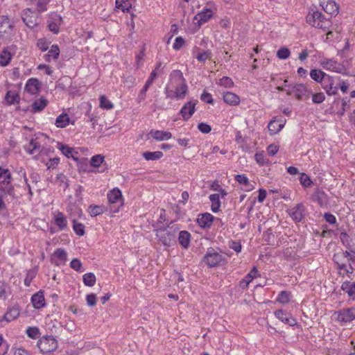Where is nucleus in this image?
<instances>
[{"instance_id":"f257e3e1","label":"nucleus","mask_w":355,"mask_h":355,"mask_svg":"<svg viewBox=\"0 0 355 355\" xmlns=\"http://www.w3.org/2000/svg\"><path fill=\"white\" fill-rule=\"evenodd\" d=\"M306 21L311 26L326 31L329 28L331 22L320 11L309 12L306 17Z\"/></svg>"},{"instance_id":"f03ea898","label":"nucleus","mask_w":355,"mask_h":355,"mask_svg":"<svg viewBox=\"0 0 355 355\" xmlns=\"http://www.w3.org/2000/svg\"><path fill=\"white\" fill-rule=\"evenodd\" d=\"M177 230V228H173L169 225L167 227H161L157 230V236L164 246L168 247L175 240Z\"/></svg>"},{"instance_id":"7ed1b4c3","label":"nucleus","mask_w":355,"mask_h":355,"mask_svg":"<svg viewBox=\"0 0 355 355\" xmlns=\"http://www.w3.org/2000/svg\"><path fill=\"white\" fill-rule=\"evenodd\" d=\"M203 261L209 268H214L225 263L226 259L221 254L217 252L214 248H209L207 249L203 257Z\"/></svg>"},{"instance_id":"20e7f679","label":"nucleus","mask_w":355,"mask_h":355,"mask_svg":"<svg viewBox=\"0 0 355 355\" xmlns=\"http://www.w3.org/2000/svg\"><path fill=\"white\" fill-rule=\"evenodd\" d=\"M288 96L294 94L296 99L301 101L303 98H308L311 91L308 89L306 85L302 83L288 85Z\"/></svg>"},{"instance_id":"39448f33","label":"nucleus","mask_w":355,"mask_h":355,"mask_svg":"<svg viewBox=\"0 0 355 355\" xmlns=\"http://www.w3.org/2000/svg\"><path fill=\"white\" fill-rule=\"evenodd\" d=\"M339 81V76H332L327 74L321 85L328 96H334L338 94Z\"/></svg>"},{"instance_id":"423d86ee","label":"nucleus","mask_w":355,"mask_h":355,"mask_svg":"<svg viewBox=\"0 0 355 355\" xmlns=\"http://www.w3.org/2000/svg\"><path fill=\"white\" fill-rule=\"evenodd\" d=\"M37 347L42 354H49L54 352L58 347V343L52 336L42 337L37 343Z\"/></svg>"},{"instance_id":"0eeeda50","label":"nucleus","mask_w":355,"mask_h":355,"mask_svg":"<svg viewBox=\"0 0 355 355\" xmlns=\"http://www.w3.org/2000/svg\"><path fill=\"white\" fill-rule=\"evenodd\" d=\"M14 26L10 19L5 15L0 16V38H6L13 35Z\"/></svg>"},{"instance_id":"6e6552de","label":"nucleus","mask_w":355,"mask_h":355,"mask_svg":"<svg viewBox=\"0 0 355 355\" xmlns=\"http://www.w3.org/2000/svg\"><path fill=\"white\" fill-rule=\"evenodd\" d=\"M21 16L24 23L30 28H33L39 24L37 14L31 8L24 10Z\"/></svg>"},{"instance_id":"1a4fd4ad","label":"nucleus","mask_w":355,"mask_h":355,"mask_svg":"<svg viewBox=\"0 0 355 355\" xmlns=\"http://www.w3.org/2000/svg\"><path fill=\"white\" fill-rule=\"evenodd\" d=\"M197 100H192L187 102L180 110L179 114L182 116L183 121H188L196 112Z\"/></svg>"},{"instance_id":"9d476101","label":"nucleus","mask_w":355,"mask_h":355,"mask_svg":"<svg viewBox=\"0 0 355 355\" xmlns=\"http://www.w3.org/2000/svg\"><path fill=\"white\" fill-rule=\"evenodd\" d=\"M320 65L323 69L336 73H342L344 67L334 59L325 58L320 62Z\"/></svg>"},{"instance_id":"9b49d317","label":"nucleus","mask_w":355,"mask_h":355,"mask_svg":"<svg viewBox=\"0 0 355 355\" xmlns=\"http://www.w3.org/2000/svg\"><path fill=\"white\" fill-rule=\"evenodd\" d=\"M67 259V253L64 249H57L51 257V261L53 264L59 266L65 264Z\"/></svg>"},{"instance_id":"f8f14e48","label":"nucleus","mask_w":355,"mask_h":355,"mask_svg":"<svg viewBox=\"0 0 355 355\" xmlns=\"http://www.w3.org/2000/svg\"><path fill=\"white\" fill-rule=\"evenodd\" d=\"M338 321L347 323L355 320V308H348L338 312Z\"/></svg>"},{"instance_id":"ddd939ff","label":"nucleus","mask_w":355,"mask_h":355,"mask_svg":"<svg viewBox=\"0 0 355 355\" xmlns=\"http://www.w3.org/2000/svg\"><path fill=\"white\" fill-rule=\"evenodd\" d=\"M305 207L302 203L297 204L295 207L290 209L289 215L295 222H300L304 218Z\"/></svg>"},{"instance_id":"4468645a","label":"nucleus","mask_w":355,"mask_h":355,"mask_svg":"<svg viewBox=\"0 0 355 355\" xmlns=\"http://www.w3.org/2000/svg\"><path fill=\"white\" fill-rule=\"evenodd\" d=\"M107 199L111 205L116 204L118 206L123 205L122 193L118 188H114L108 192Z\"/></svg>"},{"instance_id":"2eb2a0df","label":"nucleus","mask_w":355,"mask_h":355,"mask_svg":"<svg viewBox=\"0 0 355 355\" xmlns=\"http://www.w3.org/2000/svg\"><path fill=\"white\" fill-rule=\"evenodd\" d=\"M0 180V191L4 193L5 194H8L10 196H14L15 195V189L13 185L11 183L12 180V175L10 174V178L7 179V178H1Z\"/></svg>"},{"instance_id":"dca6fc26","label":"nucleus","mask_w":355,"mask_h":355,"mask_svg":"<svg viewBox=\"0 0 355 355\" xmlns=\"http://www.w3.org/2000/svg\"><path fill=\"white\" fill-rule=\"evenodd\" d=\"M275 317L282 322L290 326L296 324V320L282 309L276 310L274 313Z\"/></svg>"},{"instance_id":"f3484780","label":"nucleus","mask_w":355,"mask_h":355,"mask_svg":"<svg viewBox=\"0 0 355 355\" xmlns=\"http://www.w3.org/2000/svg\"><path fill=\"white\" fill-rule=\"evenodd\" d=\"M258 276H259V274L257 268L256 267H253L250 272L239 282V286L243 290L248 288L250 283L253 280V279L257 277Z\"/></svg>"},{"instance_id":"a211bd4d","label":"nucleus","mask_w":355,"mask_h":355,"mask_svg":"<svg viewBox=\"0 0 355 355\" xmlns=\"http://www.w3.org/2000/svg\"><path fill=\"white\" fill-rule=\"evenodd\" d=\"M320 5L327 14L335 16L338 15L339 7L334 1H321Z\"/></svg>"},{"instance_id":"6ab92c4d","label":"nucleus","mask_w":355,"mask_h":355,"mask_svg":"<svg viewBox=\"0 0 355 355\" xmlns=\"http://www.w3.org/2000/svg\"><path fill=\"white\" fill-rule=\"evenodd\" d=\"M20 310L17 305L9 307L6 313L3 315L1 321L4 320L7 322H10L14 320H16L19 315Z\"/></svg>"},{"instance_id":"aec40b11","label":"nucleus","mask_w":355,"mask_h":355,"mask_svg":"<svg viewBox=\"0 0 355 355\" xmlns=\"http://www.w3.org/2000/svg\"><path fill=\"white\" fill-rule=\"evenodd\" d=\"M214 217L209 213L200 214L197 219L198 225L202 228H209L211 226Z\"/></svg>"},{"instance_id":"412c9836","label":"nucleus","mask_w":355,"mask_h":355,"mask_svg":"<svg viewBox=\"0 0 355 355\" xmlns=\"http://www.w3.org/2000/svg\"><path fill=\"white\" fill-rule=\"evenodd\" d=\"M31 303L35 309H40L45 306L44 292L40 291L31 297Z\"/></svg>"},{"instance_id":"4be33fe9","label":"nucleus","mask_w":355,"mask_h":355,"mask_svg":"<svg viewBox=\"0 0 355 355\" xmlns=\"http://www.w3.org/2000/svg\"><path fill=\"white\" fill-rule=\"evenodd\" d=\"M213 12L210 9H204L202 12H198L195 17L194 20L197 21L199 26L202 25L211 18Z\"/></svg>"},{"instance_id":"5701e85b","label":"nucleus","mask_w":355,"mask_h":355,"mask_svg":"<svg viewBox=\"0 0 355 355\" xmlns=\"http://www.w3.org/2000/svg\"><path fill=\"white\" fill-rule=\"evenodd\" d=\"M188 93V86L187 81L175 86L174 98L178 100L183 99Z\"/></svg>"},{"instance_id":"b1692460","label":"nucleus","mask_w":355,"mask_h":355,"mask_svg":"<svg viewBox=\"0 0 355 355\" xmlns=\"http://www.w3.org/2000/svg\"><path fill=\"white\" fill-rule=\"evenodd\" d=\"M60 55V49L57 44H53L48 53L44 55V59L46 62H50L52 60L55 61Z\"/></svg>"},{"instance_id":"393cba45","label":"nucleus","mask_w":355,"mask_h":355,"mask_svg":"<svg viewBox=\"0 0 355 355\" xmlns=\"http://www.w3.org/2000/svg\"><path fill=\"white\" fill-rule=\"evenodd\" d=\"M191 237V234L188 231L183 230L179 232L178 240L184 249H187L189 247Z\"/></svg>"},{"instance_id":"a878e982","label":"nucleus","mask_w":355,"mask_h":355,"mask_svg":"<svg viewBox=\"0 0 355 355\" xmlns=\"http://www.w3.org/2000/svg\"><path fill=\"white\" fill-rule=\"evenodd\" d=\"M11 48V46H7L6 48H3V49L1 52L0 65L1 67H6L10 63L12 58V54L10 52Z\"/></svg>"},{"instance_id":"bb28decb","label":"nucleus","mask_w":355,"mask_h":355,"mask_svg":"<svg viewBox=\"0 0 355 355\" xmlns=\"http://www.w3.org/2000/svg\"><path fill=\"white\" fill-rule=\"evenodd\" d=\"M223 101L230 105H238L240 103V98L236 94L231 92L223 93Z\"/></svg>"},{"instance_id":"cd10ccee","label":"nucleus","mask_w":355,"mask_h":355,"mask_svg":"<svg viewBox=\"0 0 355 355\" xmlns=\"http://www.w3.org/2000/svg\"><path fill=\"white\" fill-rule=\"evenodd\" d=\"M25 89L31 94H37L40 90V83L36 78H30L28 80Z\"/></svg>"},{"instance_id":"c85d7f7f","label":"nucleus","mask_w":355,"mask_h":355,"mask_svg":"<svg viewBox=\"0 0 355 355\" xmlns=\"http://www.w3.org/2000/svg\"><path fill=\"white\" fill-rule=\"evenodd\" d=\"M150 135L157 141L168 140L172 137V134L170 132L163 130H154L150 132Z\"/></svg>"},{"instance_id":"c756f323","label":"nucleus","mask_w":355,"mask_h":355,"mask_svg":"<svg viewBox=\"0 0 355 355\" xmlns=\"http://www.w3.org/2000/svg\"><path fill=\"white\" fill-rule=\"evenodd\" d=\"M48 104V100L44 97L35 100L31 105V112L33 113L43 110Z\"/></svg>"},{"instance_id":"7c9ffc66","label":"nucleus","mask_w":355,"mask_h":355,"mask_svg":"<svg viewBox=\"0 0 355 355\" xmlns=\"http://www.w3.org/2000/svg\"><path fill=\"white\" fill-rule=\"evenodd\" d=\"M341 289L347 293L350 298L355 300V282L345 281L341 285Z\"/></svg>"},{"instance_id":"2f4dec72","label":"nucleus","mask_w":355,"mask_h":355,"mask_svg":"<svg viewBox=\"0 0 355 355\" xmlns=\"http://www.w3.org/2000/svg\"><path fill=\"white\" fill-rule=\"evenodd\" d=\"M235 180L240 184L243 185V189L245 191H252L254 189V186L251 184L247 178V176L244 174L243 175H236L235 176Z\"/></svg>"},{"instance_id":"473e14b6","label":"nucleus","mask_w":355,"mask_h":355,"mask_svg":"<svg viewBox=\"0 0 355 355\" xmlns=\"http://www.w3.org/2000/svg\"><path fill=\"white\" fill-rule=\"evenodd\" d=\"M54 220L60 230H63L67 227V220L62 212L58 211L55 215Z\"/></svg>"},{"instance_id":"72a5a7b5","label":"nucleus","mask_w":355,"mask_h":355,"mask_svg":"<svg viewBox=\"0 0 355 355\" xmlns=\"http://www.w3.org/2000/svg\"><path fill=\"white\" fill-rule=\"evenodd\" d=\"M169 78L170 81L172 83H175V85L186 82L183 73L180 70L172 71L171 73H170Z\"/></svg>"},{"instance_id":"f704fd0d","label":"nucleus","mask_w":355,"mask_h":355,"mask_svg":"<svg viewBox=\"0 0 355 355\" xmlns=\"http://www.w3.org/2000/svg\"><path fill=\"white\" fill-rule=\"evenodd\" d=\"M327 73L320 69H313L310 71V77L316 83L322 84Z\"/></svg>"},{"instance_id":"c9c22d12","label":"nucleus","mask_w":355,"mask_h":355,"mask_svg":"<svg viewBox=\"0 0 355 355\" xmlns=\"http://www.w3.org/2000/svg\"><path fill=\"white\" fill-rule=\"evenodd\" d=\"M211 202V209L214 213H217L220 211V195L218 193L211 194L209 197Z\"/></svg>"},{"instance_id":"e433bc0d","label":"nucleus","mask_w":355,"mask_h":355,"mask_svg":"<svg viewBox=\"0 0 355 355\" xmlns=\"http://www.w3.org/2000/svg\"><path fill=\"white\" fill-rule=\"evenodd\" d=\"M70 123V118L67 114H61L55 119V125L58 128H65Z\"/></svg>"},{"instance_id":"4c0bfd02","label":"nucleus","mask_w":355,"mask_h":355,"mask_svg":"<svg viewBox=\"0 0 355 355\" xmlns=\"http://www.w3.org/2000/svg\"><path fill=\"white\" fill-rule=\"evenodd\" d=\"M284 123H279L277 121L272 119L269 122L268 128L270 134L272 135L278 133L284 128Z\"/></svg>"},{"instance_id":"58836bf2","label":"nucleus","mask_w":355,"mask_h":355,"mask_svg":"<svg viewBox=\"0 0 355 355\" xmlns=\"http://www.w3.org/2000/svg\"><path fill=\"white\" fill-rule=\"evenodd\" d=\"M164 154L162 151L150 152L146 151L143 153V157L147 161L158 160L163 157Z\"/></svg>"},{"instance_id":"ea45409f","label":"nucleus","mask_w":355,"mask_h":355,"mask_svg":"<svg viewBox=\"0 0 355 355\" xmlns=\"http://www.w3.org/2000/svg\"><path fill=\"white\" fill-rule=\"evenodd\" d=\"M58 148L62 152V153L68 158H72L74 160H77L76 157H73V148L69 147L67 145L62 144V143H58Z\"/></svg>"},{"instance_id":"a19ab883","label":"nucleus","mask_w":355,"mask_h":355,"mask_svg":"<svg viewBox=\"0 0 355 355\" xmlns=\"http://www.w3.org/2000/svg\"><path fill=\"white\" fill-rule=\"evenodd\" d=\"M314 196L316 198L317 201L320 207H324L328 203V197L326 193L323 191H317Z\"/></svg>"},{"instance_id":"79ce46f5","label":"nucleus","mask_w":355,"mask_h":355,"mask_svg":"<svg viewBox=\"0 0 355 355\" xmlns=\"http://www.w3.org/2000/svg\"><path fill=\"white\" fill-rule=\"evenodd\" d=\"M115 7L123 12H129L132 4L130 0H116Z\"/></svg>"},{"instance_id":"37998d69","label":"nucleus","mask_w":355,"mask_h":355,"mask_svg":"<svg viewBox=\"0 0 355 355\" xmlns=\"http://www.w3.org/2000/svg\"><path fill=\"white\" fill-rule=\"evenodd\" d=\"M40 148L39 143L35 139H32L26 146V150L29 154L33 155L40 152Z\"/></svg>"},{"instance_id":"c03bdc74","label":"nucleus","mask_w":355,"mask_h":355,"mask_svg":"<svg viewBox=\"0 0 355 355\" xmlns=\"http://www.w3.org/2000/svg\"><path fill=\"white\" fill-rule=\"evenodd\" d=\"M83 281L85 286L92 287L96 283V276L93 272H87L83 275Z\"/></svg>"},{"instance_id":"a18cd8bd","label":"nucleus","mask_w":355,"mask_h":355,"mask_svg":"<svg viewBox=\"0 0 355 355\" xmlns=\"http://www.w3.org/2000/svg\"><path fill=\"white\" fill-rule=\"evenodd\" d=\"M291 293L289 291H281L277 297V301L281 304H288L291 301Z\"/></svg>"},{"instance_id":"49530a36","label":"nucleus","mask_w":355,"mask_h":355,"mask_svg":"<svg viewBox=\"0 0 355 355\" xmlns=\"http://www.w3.org/2000/svg\"><path fill=\"white\" fill-rule=\"evenodd\" d=\"M5 100L6 101L8 105H12L16 103H19V96L17 93L8 91L6 94Z\"/></svg>"},{"instance_id":"de8ad7c7","label":"nucleus","mask_w":355,"mask_h":355,"mask_svg":"<svg viewBox=\"0 0 355 355\" xmlns=\"http://www.w3.org/2000/svg\"><path fill=\"white\" fill-rule=\"evenodd\" d=\"M73 230L78 236H83L85 233V225L76 221V219L72 220Z\"/></svg>"},{"instance_id":"09e8293b","label":"nucleus","mask_w":355,"mask_h":355,"mask_svg":"<svg viewBox=\"0 0 355 355\" xmlns=\"http://www.w3.org/2000/svg\"><path fill=\"white\" fill-rule=\"evenodd\" d=\"M103 207L100 205H90L88 211L92 217H95L103 213Z\"/></svg>"},{"instance_id":"8fccbe9b","label":"nucleus","mask_w":355,"mask_h":355,"mask_svg":"<svg viewBox=\"0 0 355 355\" xmlns=\"http://www.w3.org/2000/svg\"><path fill=\"white\" fill-rule=\"evenodd\" d=\"M299 180L302 186L305 188L310 187L313 184L310 177L304 173L300 174Z\"/></svg>"},{"instance_id":"3c124183","label":"nucleus","mask_w":355,"mask_h":355,"mask_svg":"<svg viewBox=\"0 0 355 355\" xmlns=\"http://www.w3.org/2000/svg\"><path fill=\"white\" fill-rule=\"evenodd\" d=\"M100 107L103 109L110 110L114 107L113 103L104 95L99 98Z\"/></svg>"},{"instance_id":"603ef678","label":"nucleus","mask_w":355,"mask_h":355,"mask_svg":"<svg viewBox=\"0 0 355 355\" xmlns=\"http://www.w3.org/2000/svg\"><path fill=\"white\" fill-rule=\"evenodd\" d=\"M26 333L32 339L37 338L40 334V329L37 327H28L26 330Z\"/></svg>"},{"instance_id":"864d4df0","label":"nucleus","mask_w":355,"mask_h":355,"mask_svg":"<svg viewBox=\"0 0 355 355\" xmlns=\"http://www.w3.org/2000/svg\"><path fill=\"white\" fill-rule=\"evenodd\" d=\"M291 51L286 47H281L277 52V57L281 60H286L290 57Z\"/></svg>"},{"instance_id":"5fc2aeb1","label":"nucleus","mask_w":355,"mask_h":355,"mask_svg":"<svg viewBox=\"0 0 355 355\" xmlns=\"http://www.w3.org/2000/svg\"><path fill=\"white\" fill-rule=\"evenodd\" d=\"M333 261L337 265V268L339 270H343L346 272L347 268L346 263L342 262L341 255L339 254H335L333 257Z\"/></svg>"},{"instance_id":"6e6d98bb","label":"nucleus","mask_w":355,"mask_h":355,"mask_svg":"<svg viewBox=\"0 0 355 355\" xmlns=\"http://www.w3.org/2000/svg\"><path fill=\"white\" fill-rule=\"evenodd\" d=\"M104 161V157L101 155H96L91 158L90 164L93 167H99Z\"/></svg>"},{"instance_id":"4d7b16f0","label":"nucleus","mask_w":355,"mask_h":355,"mask_svg":"<svg viewBox=\"0 0 355 355\" xmlns=\"http://www.w3.org/2000/svg\"><path fill=\"white\" fill-rule=\"evenodd\" d=\"M218 85L226 88H231L234 85V82L231 78L223 76L219 80Z\"/></svg>"},{"instance_id":"13d9d810","label":"nucleus","mask_w":355,"mask_h":355,"mask_svg":"<svg viewBox=\"0 0 355 355\" xmlns=\"http://www.w3.org/2000/svg\"><path fill=\"white\" fill-rule=\"evenodd\" d=\"M37 271L35 270H30L27 272L26 277L24 279V285L29 286L33 279L35 277Z\"/></svg>"},{"instance_id":"bf43d9fd","label":"nucleus","mask_w":355,"mask_h":355,"mask_svg":"<svg viewBox=\"0 0 355 355\" xmlns=\"http://www.w3.org/2000/svg\"><path fill=\"white\" fill-rule=\"evenodd\" d=\"M254 159L256 160V162L259 164V165H261V166H264L267 164L268 162V160L266 158V156L264 155V153L263 152H259V153H257L255 155H254Z\"/></svg>"},{"instance_id":"052dcab7","label":"nucleus","mask_w":355,"mask_h":355,"mask_svg":"<svg viewBox=\"0 0 355 355\" xmlns=\"http://www.w3.org/2000/svg\"><path fill=\"white\" fill-rule=\"evenodd\" d=\"M325 100L323 92H318L312 95V101L314 104H320Z\"/></svg>"},{"instance_id":"680f3d73","label":"nucleus","mask_w":355,"mask_h":355,"mask_svg":"<svg viewBox=\"0 0 355 355\" xmlns=\"http://www.w3.org/2000/svg\"><path fill=\"white\" fill-rule=\"evenodd\" d=\"M349 268L346 269V274L349 277H350V275H352L355 270V257H351L349 259Z\"/></svg>"},{"instance_id":"e2e57ef3","label":"nucleus","mask_w":355,"mask_h":355,"mask_svg":"<svg viewBox=\"0 0 355 355\" xmlns=\"http://www.w3.org/2000/svg\"><path fill=\"white\" fill-rule=\"evenodd\" d=\"M49 43L45 38H40L37 40V46L42 51H46L49 49Z\"/></svg>"},{"instance_id":"0e129e2a","label":"nucleus","mask_w":355,"mask_h":355,"mask_svg":"<svg viewBox=\"0 0 355 355\" xmlns=\"http://www.w3.org/2000/svg\"><path fill=\"white\" fill-rule=\"evenodd\" d=\"M200 99L202 101L209 103V104L214 103V99L212 98L211 94L210 93L206 92L205 90L203 91L202 94H201Z\"/></svg>"},{"instance_id":"69168bd1","label":"nucleus","mask_w":355,"mask_h":355,"mask_svg":"<svg viewBox=\"0 0 355 355\" xmlns=\"http://www.w3.org/2000/svg\"><path fill=\"white\" fill-rule=\"evenodd\" d=\"M211 53L210 51H203L202 53H198L197 55H196V59L199 61V62H205L208 58H210V55H211Z\"/></svg>"},{"instance_id":"338daca9","label":"nucleus","mask_w":355,"mask_h":355,"mask_svg":"<svg viewBox=\"0 0 355 355\" xmlns=\"http://www.w3.org/2000/svg\"><path fill=\"white\" fill-rule=\"evenodd\" d=\"M184 39L181 37V36H179V37H177L175 40V42L173 45V49L175 50H179L180 49L183 45L184 44Z\"/></svg>"},{"instance_id":"774afa93","label":"nucleus","mask_w":355,"mask_h":355,"mask_svg":"<svg viewBox=\"0 0 355 355\" xmlns=\"http://www.w3.org/2000/svg\"><path fill=\"white\" fill-rule=\"evenodd\" d=\"M198 128L202 133L204 134H207L211 130V126L209 124L203 122L198 123Z\"/></svg>"}]
</instances>
